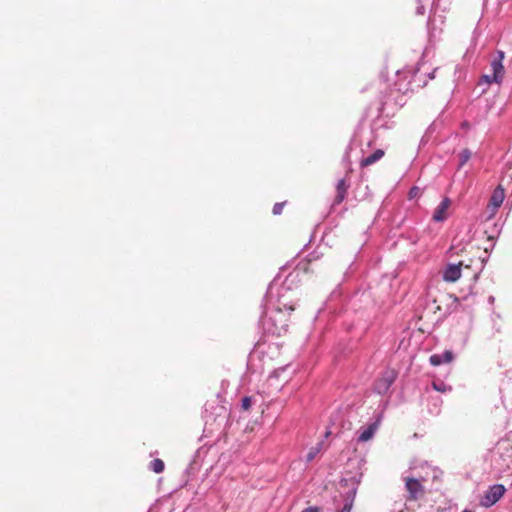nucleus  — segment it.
<instances>
[{"label":"nucleus","mask_w":512,"mask_h":512,"mask_svg":"<svg viewBox=\"0 0 512 512\" xmlns=\"http://www.w3.org/2000/svg\"><path fill=\"white\" fill-rule=\"evenodd\" d=\"M363 474L346 472L341 478L339 485L340 488L344 489L341 493L343 498V506L337 510V512H351L354 504L358 486L361 483Z\"/></svg>","instance_id":"f257e3e1"},{"label":"nucleus","mask_w":512,"mask_h":512,"mask_svg":"<svg viewBox=\"0 0 512 512\" xmlns=\"http://www.w3.org/2000/svg\"><path fill=\"white\" fill-rule=\"evenodd\" d=\"M505 58V54L503 51L497 52V58L491 61V70L492 74L484 75L483 79L486 83H497L500 84L503 81L505 69L503 66V60Z\"/></svg>","instance_id":"f03ea898"},{"label":"nucleus","mask_w":512,"mask_h":512,"mask_svg":"<svg viewBox=\"0 0 512 512\" xmlns=\"http://www.w3.org/2000/svg\"><path fill=\"white\" fill-rule=\"evenodd\" d=\"M506 488L502 484L490 486L480 498V505L489 508L496 504L505 494Z\"/></svg>","instance_id":"7ed1b4c3"},{"label":"nucleus","mask_w":512,"mask_h":512,"mask_svg":"<svg viewBox=\"0 0 512 512\" xmlns=\"http://www.w3.org/2000/svg\"><path fill=\"white\" fill-rule=\"evenodd\" d=\"M404 481L407 491L406 501H417L425 496V487L419 479L414 477H405Z\"/></svg>","instance_id":"20e7f679"},{"label":"nucleus","mask_w":512,"mask_h":512,"mask_svg":"<svg viewBox=\"0 0 512 512\" xmlns=\"http://www.w3.org/2000/svg\"><path fill=\"white\" fill-rule=\"evenodd\" d=\"M277 296L280 295V293L277 291ZM274 288L270 287L267 292V309L268 310H275L277 313L282 314V317L290 316V311H293L294 308L292 305H288L286 302H282L281 299H278L277 302L274 301Z\"/></svg>","instance_id":"39448f33"},{"label":"nucleus","mask_w":512,"mask_h":512,"mask_svg":"<svg viewBox=\"0 0 512 512\" xmlns=\"http://www.w3.org/2000/svg\"><path fill=\"white\" fill-rule=\"evenodd\" d=\"M397 374L394 370H386L374 383V391L378 394H386L396 380Z\"/></svg>","instance_id":"423d86ee"},{"label":"nucleus","mask_w":512,"mask_h":512,"mask_svg":"<svg viewBox=\"0 0 512 512\" xmlns=\"http://www.w3.org/2000/svg\"><path fill=\"white\" fill-rule=\"evenodd\" d=\"M504 198L505 191L501 185H498L493 191L488 205V209L491 210L490 217L494 216L496 210L502 205Z\"/></svg>","instance_id":"0eeeda50"},{"label":"nucleus","mask_w":512,"mask_h":512,"mask_svg":"<svg viewBox=\"0 0 512 512\" xmlns=\"http://www.w3.org/2000/svg\"><path fill=\"white\" fill-rule=\"evenodd\" d=\"M462 263L448 264L443 271V279L446 282H456L461 277Z\"/></svg>","instance_id":"6e6552de"},{"label":"nucleus","mask_w":512,"mask_h":512,"mask_svg":"<svg viewBox=\"0 0 512 512\" xmlns=\"http://www.w3.org/2000/svg\"><path fill=\"white\" fill-rule=\"evenodd\" d=\"M451 205V201L448 198H444L441 203L437 206L433 214V220L441 222L447 219L448 209Z\"/></svg>","instance_id":"1a4fd4ad"},{"label":"nucleus","mask_w":512,"mask_h":512,"mask_svg":"<svg viewBox=\"0 0 512 512\" xmlns=\"http://www.w3.org/2000/svg\"><path fill=\"white\" fill-rule=\"evenodd\" d=\"M380 423V418L370 423L366 428L360 430L358 441L359 442H367L369 441L377 431Z\"/></svg>","instance_id":"9d476101"},{"label":"nucleus","mask_w":512,"mask_h":512,"mask_svg":"<svg viewBox=\"0 0 512 512\" xmlns=\"http://www.w3.org/2000/svg\"><path fill=\"white\" fill-rule=\"evenodd\" d=\"M454 359V354L450 350H446L441 354H433L429 358L432 366H439L444 363H450Z\"/></svg>","instance_id":"9b49d317"},{"label":"nucleus","mask_w":512,"mask_h":512,"mask_svg":"<svg viewBox=\"0 0 512 512\" xmlns=\"http://www.w3.org/2000/svg\"><path fill=\"white\" fill-rule=\"evenodd\" d=\"M262 329L265 334L277 337L281 336L283 332L287 331L286 325L278 327L276 322H262Z\"/></svg>","instance_id":"f8f14e48"},{"label":"nucleus","mask_w":512,"mask_h":512,"mask_svg":"<svg viewBox=\"0 0 512 512\" xmlns=\"http://www.w3.org/2000/svg\"><path fill=\"white\" fill-rule=\"evenodd\" d=\"M383 155H384V151L381 149H377L371 155H369L361 160V166L367 167L369 165H372L375 162H377L378 160H380L383 157Z\"/></svg>","instance_id":"ddd939ff"},{"label":"nucleus","mask_w":512,"mask_h":512,"mask_svg":"<svg viewBox=\"0 0 512 512\" xmlns=\"http://www.w3.org/2000/svg\"><path fill=\"white\" fill-rule=\"evenodd\" d=\"M347 188H348V185L346 184V181L344 179H341L338 181L337 195H336V199H335L336 203H341L344 200Z\"/></svg>","instance_id":"4468645a"},{"label":"nucleus","mask_w":512,"mask_h":512,"mask_svg":"<svg viewBox=\"0 0 512 512\" xmlns=\"http://www.w3.org/2000/svg\"><path fill=\"white\" fill-rule=\"evenodd\" d=\"M149 468L159 474V473H162L164 471V468H165V464L164 462L159 459V458H156V459H153L150 464H149Z\"/></svg>","instance_id":"2eb2a0df"},{"label":"nucleus","mask_w":512,"mask_h":512,"mask_svg":"<svg viewBox=\"0 0 512 512\" xmlns=\"http://www.w3.org/2000/svg\"><path fill=\"white\" fill-rule=\"evenodd\" d=\"M432 387H433L434 390H436L438 392H441V393H445L447 391H451L452 390L451 386L445 384L441 380L433 381L432 382Z\"/></svg>","instance_id":"dca6fc26"},{"label":"nucleus","mask_w":512,"mask_h":512,"mask_svg":"<svg viewBox=\"0 0 512 512\" xmlns=\"http://www.w3.org/2000/svg\"><path fill=\"white\" fill-rule=\"evenodd\" d=\"M470 157H471V152L468 149L462 150L459 155V159H460L459 167H462L464 164H466V162L470 159Z\"/></svg>","instance_id":"f3484780"},{"label":"nucleus","mask_w":512,"mask_h":512,"mask_svg":"<svg viewBox=\"0 0 512 512\" xmlns=\"http://www.w3.org/2000/svg\"><path fill=\"white\" fill-rule=\"evenodd\" d=\"M320 451V444H318L316 447H312L310 449V451L307 453V456H306V460L308 462L312 461L316 455L319 453Z\"/></svg>","instance_id":"a211bd4d"},{"label":"nucleus","mask_w":512,"mask_h":512,"mask_svg":"<svg viewBox=\"0 0 512 512\" xmlns=\"http://www.w3.org/2000/svg\"><path fill=\"white\" fill-rule=\"evenodd\" d=\"M252 405V398L250 396H245L241 401V408L244 411H247L251 408Z\"/></svg>","instance_id":"6ab92c4d"},{"label":"nucleus","mask_w":512,"mask_h":512,"mask_svg":"<svg viewBox=\"0 0 512 512\" xmlns=\"http://www.w3.org/2000/svg\"><path fill=\"white\" fill-rule=\"evenodd\" d=\"M284 203H276L273 207V214L279 215L282 212Z\"/></svg>","instance_id":"aec40b11"},{"label":"nucleus","mask_w":512,"mask_h":512,"mask_svg":"<svg viewBox=\"0 0 512 512\" xmlns=\"http://www.w3.org/2000/svg\"><path fill=\"white\" fill-rule=\"evenodd\" d=\"M435 21H436V16L435 15L433 17H430L429 22H428V26H429L430 29H434L435 28Z\"/></svg>","instance_id":"412c9836"},{"label":"nucleus","mask_w":512,"mask_h":512,"mask_svg":"<svg viewBox=\"0 0 512 512\" xmlns=\"http://www.w3.org/2000/svg\"><path fill=\"white\" fill-rule=\"evenodd\" d=\"M424 12H425L424 6H423V5H421V4H419V5L417 6L416 13H417V14H419V15H423V14H424Z\"/></svg>","instance_id":"4be33fe9"},{"label":"nucleus","mask_w":512,"mask_h":512,"mask_svg":"<svg viewBox=\"0 0 512 512\" xmlns=\"http://www.w3.org/2000/svg\"><path fill=\"white\" fill-rule=\"evenodd\" d=\"M302 512H319V508L317 507H308L304 509Z\"/></svg>","instance_id":"5701e85b"},{"label":"nucleus","mask_w":512,"mask_h":512,"mask_svg":"<svg viewBox=\"0 0 512 512\" xmlns=\"http://www.w3.org/2000/svg\"><path fill=\"white\" fill-rule=\"evenodd\" d=\"M419 189L417 187H414L410 190V197H415L418 193Z\"/></svg>","instance_id":"b1692460"},{"label":"nucleus","mask_w":512,"mask_h":512,"mask_svg":"<svg viewBox=\"0 0 512 512\" xmlns=\"http://www.w3.org/2000/svg\"><path fill=\"white\" fill-rule=\"evenodd\" d=\"M462 512H472L471 510L464 509Z\"/></svg>","instance_id":"393cba45"}]
</instances>
